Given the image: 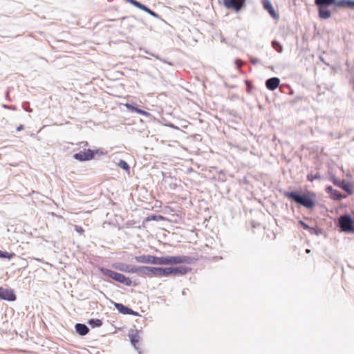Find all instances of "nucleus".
<instances>
[{"label": "nucleus", "instance_id": "f257e3e1", "mask_svg": "<svg viewBox=\"0 0 354 354\" xmlns=\"http://www.w3.org/2000/svg\"><path fill=\"white\" fill-rule=\"evenodd\" d=\"M318 8V14L322 19H328L331 17L329 6H334L337 8L354 6V0H315Z\"/></svg>", "mask_w": 354, "mask_h": 354}, {"label": "nucleus", "instance_id": "f03ea898", "mask_svg": "<svg viewBox=\"0 0 354 354\" xmlns=\"http://www.w3.org/2000/svg\"><path fill=\"white\" fill-rule=\"evenodd\" d=\"M158 265H176L181 263L189 264L192 262L193 259L188 256H166L158 257Z\"/></svg>", "mask_w": 354, "mask_h": 354}, {"label": "nucleus", "instance_id": "7ed1b4c3", "mask_svg": "<svg viewBox=\"0 0 354 354\" xmlns=\"http://www.w3.org/2000/svg\"><path fill=\"white\" fill-rule=\"evenodd\" d=\"M100 272L103 275L109 277L112 279L118 282H120L124 285L129 286L131 285V280L129 278L126 277L122 274L116 272L115 271L104 268H102L100 269Z\"/></svg>", "mask_w": 354, "mask_h": 354}, {"label": "nucleus", "instance_id": "20e7f679", "mask_svg": "<svg viewBox=\"0 0 354 354\" xmlns=\"http://www.w3.org/2000/svg\"><path fill=\"white\" fill-rule=\"evenodd\" d=\"M141 274L148 277H167V268L141 266Z\"/></svg>", "mask_w": 354, "mask_h": 354}, {"label": "nucleus", "instance_id": "39448f33", "mask_svg": "<svg viewBox=\"0 0 354 354\" xmlns=\"http://www.w3.org/2000/svg\"><path fill=\"white\" fill-rule=\"evenodd\" d=\"M286 196L294 201L295 203L303 205L307 208H310V196L305 194H300L297 192H287Z\"/></svg>", "mask_w": 354, "mask_h": 354}, {"label": "nucleus", "instance_id": "423d86ee", "mask_svg": "<svg viewBox=\"0 0 354 354\" xmlns=\"http://www.w3.org/2000/svg\"><path fill=\"white\" fill-rule=\"evenodd\" d=\"M338 224L342 231L354 232V221L349 215L341 216Z\"/></svg>", "mask_w": 354, "mask_h": 354}, {"label": "nucleus", "instance_id": "0eeeda50", "mask_svg": "<svg viewBox=\"0 0 354 354\" xmlns=\"http://www.w3.org/2000/svg\"><path fill=\"white\" fill-rule=\"evenodd\" d=\"M112 267L119 271L127 273H138L141 274V267L133 266L123 263H115Z\"/></svg>", "mask_w": 354, "mask_h": 354}, {"label": "nucleus", "instance_id": "6e6552de", "mask_svg": "<svg viewBox=\"0 0 354 354\" xmlns=\"http://www.w3.org/2000/svg\"><path fill=\"white\" fill-rule=\"evenodd\" d=\"M245 3V0H223V5L227 9L239 12Z\"/></svg>", "mask_w": 354, "mask_h": 354}, {"label": "nucleus", "instance_id": "1a4fd4ad", "mask_svg": "<svg viewBox=\"0 0 354 354\" xmlns=\"http://www.w3.org/2000/svg\"><path fill=\"white\" fill-rule=\"evenodd\" d=\"M190 269L186 266L169 267L167 268V277L169 275H184Z\"/></svg>", "mask_w": 354, "mask_h": 354}, {"label": "nucleus", "instance_id": "9d476101", "mask_svg": "<svg viewBox=\"0 0 354 354\" xmlns=\"http://www.w3.org/2000/svg\"><path fill=\"white\" fill-rule=\"evenodd\" d=\"M73 157L75 159L80 161L89 160L93 158L94 153L92 150L88 149L86 151H80L79 153H75Z\"/></svg>", "mask_w": 354, "mask_h": 354}, {"label": "nucleus", "instance_id": "9b49d317", "mask_svg": "<svg viewBox=\"0 0 354 354\" xmlns=\"http://www.w3.org/2000/svg\"><path fill=\"white\" fill-rule=\"evenodd\" d=\"M0 298L8 301H15L16 296L11 289L0 288Z\"/></svg>", "mask_w": 354, "mask_h": 354}, {"label": "nucleus", "instance_id": "f8f14e48", "mask_svg": "<svg viewBox=\"0 0 354 354\" xmlns=\"http://www.w3.org/2000/svg\"><path fill=\"white\" fill-rule=\"evenodd\" d=\"M279 83L280 80L278 77H274L266 80V86L268 89L274 91L279 86Z\"/></svg>", "mask_w": 354, "mask_h": 354}, {"label": "nucleus", "instance_id": "ddd939ff", "mask_svg": "<svg viewBox=\"0 0 354 354\" xmlns=\"http://www.w3.org/2000/svg\"><path fill=\"white\" fill-rule=\"evenodd\" d=\"M129 337L131 339V342L132 345L134 346L136 349H138L137 347V344L140 340L139 332L137 330H133L129 332Z\"/></svg>", "mask_w": 354, "mask_h": 354}, {"label": "nucleus", "instance_id": "4468645a", "mask_svg": "<svg viewBox=\"0 0 354 354\" xmlns=\"http://www.w3.org/2000/svg\"><path fill=\"white\" fill-rule=\"evenodd\" d=\"M115 307L116 309L121 313L124 315H135L136 313L131 310V308H129L128 307L124 306L122 304L115 303Z\"/></svg>", "mask_w": 354, "mask_h": 354}, {"label": "nucleus", "instance_id": "2eb2a0df", "mask_svg": "<svg viewBox=\"0 0 354 354\" xmlns=\"http://www.w3.org/2000/svg\"><path fill=\"white\" fill-rule=\"evenodd\" d=\"M262 3L264 9H266L272 17H273L274 18L277 17V15L272 6V3L269 0H262Z\"/></svg>", "mask_w": 354, "mask_h": 354}, {"label": "nucleus", "instance_id": "dca6fc26", "mask_svg": "<svg viewBox=\"0 0 354 354\" xmlns=\"http://www.w3.org/2000/svg\"><path fill=\"white\" fill-rule=\"evenodd\" d=\"M75 328L76 332L80 335H85L89 331V329L87 327V326L83 324H76Z\"/></svg>", "mask_w": 354, "mask_h": 354}, {"label": "nucleus", "instance_id": "f3484780", "mask_svg": "<svg viewBox=\"0 0 354 354\" xmlns=\"http://www.w3.org/2000/svg\"><path fill=\"white\" fill-rule=\"evenodd\" d=\"M326 190L327 193L330 194L331 197L333 199L338 200V199H341L342 198L341 193L337 190H334L332 188V187H330V186L326 187Z\"/></svg>", "mask_w": 354, "mask_h": 354}, {"label": "nucleus", "instance_id": "a211bd4d", "mask_svg": "<svg viewBox=\"0 0 354 354\" xmlns=\"http://www.w3.org/2000/svg\"><path fill=\"white\" fill-rule=\"evenodd\" d=\"M310 220L308 218H305L304 221L299 220L298 226L300 227H302L304 230H306L308 231H310Z\"/></svg>", "mask_w": 354, "mask_h": 354}, {"label": "nucleus", "instance_id": "6ab92c4d", "mask_svg": "<svg viewBox=\"0 0 354 354\" xmlns=\"http://www.w3.org/2000/svg\"><path fill=\"white\" fill-rule=\"evenodd\" d=\"M126 106L128 109L129 110H131L132 111H135L138 113H140V114H142V115H148V113L146 112L145 111H143V110H141L138 108H136V107H134L133 106L129 104H126Z\"/></svg>", "mask_w": 354, "mask_h": 354}, {"label": "nucleus", "instance_id": "aec40b11", "mask_svg": "<svg viewBox=\"0 0 354 354\" xmlns=\"http://www.w3.org/2000/svg\"><path fill=\"white\" fill-rule=\"evenodd\" d=\"M135 259L138 263H148L149 255H141L136 257Z\"/></svg>", "mask_w": 354, "mask_h": 354}, {"label": "nucleus", "instance_id": "412c9836", "mask_svg": "<svg viewBox=\"0 0 354 354\" xmlns=\"http://www.w3.org/2000/svg\"><path fill=\"white\" fill-rule=\"evenodd\" d=\"M89 325H91L92 327H99L101 326L102 324V322L100 319H91L88 321Z\"/></svg>", "mask_w": 354, "mask_h": 354}, {"label": "nucleus", "instance_id": "4be33fe9", "mask_svg": "<svg viewBox=\"0 0 354 354\" xmlns=\"http://www.w3.org/2000/svg\"><path fill=\"white\" fill-rule=\"evenodd\" d=\"M272 48L277 50L278 53H282L283 47L277 41H272Z\"/></svg>", "mask_w": 354, "mask_h": 354}, {"label": "nucleus", "instance_id": "5701e85b", "mask_svg": "<svg viewBox=\"0 0 354 354\" xmlns=\"http://www.w3.org/2000/svg\"><path fill=\"white\" fill-rule=\"evenodd\" d=\"M15 254L0 250V258L10 259Z\"/></svg>", "mask_w": 354, "mask_h": 354}, {"label": "nucleus", "instance_id": "b1692460", "mask_svg": "<svg viewBox=\"0 0 354 354\" xmlns=\"http://www.w3.org/2000/svg\"><path fill=\"white\" fill-rule=\"evenodd\" d=\"M158 257L149 255V259L148 263H151L153 265H158Z\"/></svg>", "mask_w": 354, "mask_h": 354}, {"label": "nucleus", "instance_id": "393cba45", "mask_svg": "<svg viewBox=\"0 0 354 354\" xmlns=\"http://www.w3.org/2000/svg\"><path fill=\"white\" fill-rule=\"evenodd\" d=\"M118 166L124 170H128L129 169V165L127 163V162L122 160H120L118 162Z\"/></svg>", "mask_w": 354, "mask_h": 354}, {"label": "nucleus", "instance_id": "a878e982", "mask_svg": "<svg viewBox=\"0 0 354 354\" xmlns=\"http://www.w3.org/2000/svg\"><path fill=\"white\" fill-rule=\"evenodd\" d=\"M129 2L138 8H141L142 3L136 0H129Z\"/></svg>", "mask_w": 354, "mask_h": 354}, {"label": "nucleus", "instance_id": "bb28decb", "mask_svg": "<svg viewBox=\"0 0 354 354\" xmlns=\"http://www.w3.org/2000/svg\"><path fill=\"white\" fill-rule=\"evenodd\" d=\"M147 12L149 13L150 15L156 17V18H160L159 15L157 13H156L155 12L151 10L149 8V10H148V11Z\"/></svg>", "mask_w": 354, "mask_h": 354}, {"label": "nucleus", "instance_id": "cd10ccee", "mask_svg": "<svg viewBox=\"0 0 354 354\" xmlns=\"http://www.w3.org/2000/svg\"><path fill=\"white\" fill-rule=\"evenodd\" d=\"M75 230L80 234H82L84 232L83 228L78 225H75Z\"/></svg>", "mask_w": 354, "mask_h": 354}, {"label": "nucleus", "instance_id": "c85d7f7f", "mask_svg": "<svg viewBox=\"0 0 354 354\" xmlns=\"http://www.w3.org/2000/svg\"><path fill=\"white\" fill-rule=\"evenodd\" d=\"M250 62L253 64H257L259 62V59H257V58H251L250 59Z\"/></svg>", "mask_w": 354, "mask_h": 354}, {"label": "nucleus", "instance_id": "c756f323", "mask_svg": "<svg viewBox=\"0 0 354 354\" xmlns=\"http://www.w3.org/2000/svg\"><path fill=\"white\" fill-rule=\"evenodd\" d=\"M139 9L143 10V11H145L146 12L148 11L149 10V8H147L146 6L142 4L141 5V8H140Z\"/></svg>", "mask_w": 354, "mask_h": 354}, {"label": "nucleus", "instance_id": "7c9ffc66", "mask_svg": "<svg viewBox=\"0 0 354 354\" xmlns=\"http://www.w3.org/2000/svg\"><path fill=\"white\" fill-rule=\"evenodd\" d=\"M24 129V126L23 125H19L17 128V131H21Z\"/></svg>", "mask_w": 354, "mask_h": 354}, {"label": "nucleus", "instance_id": "2f4dec72", "mask_svg": "<svg viewBox=\"0 0 354 354\" xmlns=\"http://www.w3.org/2000/svg\"><path fill=\"white\" fill-rule=\"evenodd\" d=\"M342 187L344 190H346V191H348V186H346V185H345V186H342Z\"/></svg>", "mask_w": 354, "mask_h": 354}, {"label": "nucleus", "instance_id": "473e14b6", "mask_svg": "<svg viewBox=\"0 0 354 354\" xmlns=\"http://www.w3.org/2000/svg\"><path fill=\"white\" fill-rule=\"evenodd\" d=\"M306 252L307 254L310 253V249H306Z\"/></svg>", "mask_w": 354, "mask_h": 354}, {"label": "nucleus", "instance_id": "72a5a7b5", "mask_svg": "<svg viewBox=\"0 0 354 354\" xmlns=\"http://www.w3.org/2000/svg\"><path fill=\"white\" fill-rule=\"evenodd\" d=\"M310 205H311V208H313V199L311 198V203H310Z\"/></svg>", "mask_w": 354, "mask_h": 354}, {"label": "nucleus", "instance_id": "f704fd0d", "mask_svg": "<svg viewBox=\"0 0 354 354\" xmlns=\"http://www.w3.org/2000/svg\"><path fill=\"white\" fill-rule=\"evenodd\" d=\"M306 178L308 180H310V174H307Z\"/></svg>", "mask_w": 354, "mask_h": 354}, {"label": "nucleus", "instance_id": "c9c22d12", "mask_svg": "<svg viewBox=\"0 0 354 354\" xmlns=\"http://www.w3.org/2000/svg\"><path fill=\"white\" fill-rule=\"evenodd\" d=\"M3 107H4V108H6V109H8V108L10 109V107H9V106H6V105H3Z\"/></svg>", "mask_w": 354, "mask_h": 354}, {"label": "nucleus", "instance_id": "e433bc0d", "mask_svg": "<svg viewBox=\"0 0 354 354\" xmlns=\"http://www.w3.org/2000/svg\"><path fill=\"white\" fill-rule=\"evenodd\" d=\"M127 2H129V0H126Z\"/></svg>", "mask_w": 354, "mask_h": 354}]
</instances>
